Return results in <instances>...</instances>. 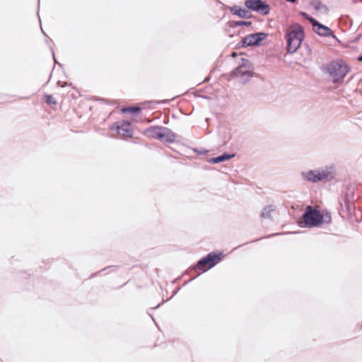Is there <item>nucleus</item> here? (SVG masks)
<instances>
[{"instance_id": "f257e3e1", "label": "nucleus", "mask_w": 362, "mask_h": 362, "mask_svg": "<svg viewBox=\"0 0 362 362\" xmlns=\"http://www.w3.org/2000/svg\"><path fill=\"white\" fill-rule=\"evenodd\" d=\"M303 220L305 226L315 227L322 223H329L332 217L329 212H320L317 209L308 206L303 216Z\"/></svg>"}, {"instance_id": "f03ea898", "label": "nucleus", "mask_w": 362, "mask_h": 362, "mask_svg": "<svg viewBox=\"0 0 362 362\" xmlns=\"http://www.w3.org/2000/svg\"><path fill=\"white\" fill-rule=\"evenodd\" d=\"M303 37V30L299 25L288 27L286 34L288 52L290 53L295 52L300 47Z\"/></svg>"}, {"instance_id": "7ed1b4c3", "label": "nucleus", "mask_w": 362, "mask_h": 362, "mask_svg": "<svg viewBox=\"0 0 362 362\" xmlns=\"http://www.w3.org/2000/svg\"><path fill=\"white\" fill-rule=\"evenodd\" d=\"M327 69L334 82L344 78L349 71L348 65L342 61L332 62L328 65Z\"/></svg>"}, {"instance_id": "20e7f679", "label": "nucleus", "mask_w": 362, "mask_h": 362, "mask_svg": "<svg viewBox=\"0 0 362 362\" xmlns=\"http://www.w3.org/2000/svg\"><path fill=\"white\" fill-rule=\"evenodd\" d=\"M110 129L111 131H115L121 138H130L133 135L131 123L127 121L115 122Z\"/></svg>"}, {"instance_id": "39448f33", "label": "nucleus", "mask_w": 362, "mask_h": 362, "mask_svg": "<svg viewBox=\"0 0 362 362\" xmlns=\"http://www.w3.org/2000/svg\"><path fill=\"white\" fill-rule=\"evenodd\" d=\"M245 5L247 8L267 15L269 12V6L261 0H246Z\"/></svg>"}, {"instance_id": "423d86ee", "label": "nucleus", "mask_w": 362, "mask_h": 362, "mask_svg": "<svg viewBox=\"0 0 362 362\" xmlns=\"http://www.w3.org/2000/svg\"><path fill=\"white\" fill-rule=\"evenodd\" d=\"M267 34L264 33H257L250 34L242 40V43L245 46L258 45L261 41L265 39Z\"/></svg>"}, {"instance_id": "0eeeda50", "label": "nucleus", "mask_w": 362, "mask_h": 362, "mask_svg": "<svg viewBox=\"0 0 362 362\" xmlns=\"http://www.w3.org/2000/svg\"><path fill=\"white\" fill-rule=\"evenodd\" d=\"M145 134L149 138L162 139L167 136V129L160 127H151L146 129Z\"/></svg>"}, {"instance_id": "6e6552de", "label": "nucleus", "mask_w": 362, "mask_h": 362, "mask_svg": "<svg viewBox=\"0 0 362 362\" xmlns=\"http://www.w3.org/2000/svg\"><path fill=\"white\" fill-rule=\"evenodd\" d=\"M310 22L312 23L314 30L322 36H329L332 35V30L327 26L323 25L318 23L316 20L313 18H309Z\"/></svg>"}, {"instance_id": "1a4fd4ad", "label": "nucleus", "mask_w": 362, "mask_h": 362, "mask_svg": "<svg viewBox=\"0 0 362 362\" xmlns=\"http://www.w3.org/2000/svg\"><path fill=\"white\" fill-rule=\"evenodd\" d=\"M223 257L224 255L223 252H211L205 257V259L207 263L210 265V268H212L220 262L223 259Z\"/></svg>"}, {"instance_id": "9d476101", "label": "nucleus", "mask_w": 362, "mask_h": 362, "mask_svg": "<svg viewBox=\"0 0 362 362\" xmlns=\"http://www.w3.org/2000/svg\"><path fill=\"white\" fill-rule=\"evenodd\" d=\"M326 177V174L323 172L319 171H309L306 173L305 177L308 180L312 182H317L324 179Z\"/></svg>"}, {"instance_id": "9b49d317", "label": "nucleus", "mask_w": 362, "mask_h": 362, "mask_svg": "<svg viewBox=\"0 0 362 362\" xmlns=\"http://www.w3.org/2000/svg\"><path fill=\"white\" fill-rule=\"evenodd\" d=\"M210 268V265L207 263L205 257L201 259L194 267V269L199 274L206 272Z\"/></svg>"}, {"instance_id": "f8f14e48", "label": "nucleus", "mask_w": 362, "mask_h": 362, "mask_svg": "<svg viewBox=\"0 0 362 362\" xmlns=\"http://www.w3.org/2000/svg\"><path fill=\"white\" fill-rule=\"evenodd\" d=\"M276 213V207L274 205L266 206L262 212V217L264 218H271L273 214Z\"/></svg>"}, {"instance_id": "ddd939ff", "label": "nucleus", "mask_w": 362, "mask_h": 362, "mask_svg": "<svg viewBox=\"0 0 362 362\" xmlns=\"http://www.w3.org/2000/svg\"><path fill=\"white\" fill-rule=\"evenodd\" d=\"M233 157H235V154H223L222 156H218L216 158H213L211 159V161L214 163H218L225 161L226 160H229Z\"/></svg>"}, {"instance_id": "4468645a", "label": "nucleus", "mask_w": 362, "mask_h": 362, "mask_svg": "<svg viewBox=\"0 0 362 362\" xmlns=\"http://www.w3.org/2000/svg\"><path fill=\"white\" fill-rule=\"evenodd\" d=\"M233 74L237 77H243L244 76H247L248 77H251L252 73L249 71H243V68L241 66L238 67L236 69L234 70Z\"/></svg>"}, {"instance_id": "2eb2a0df", "label": "nucleus", "mask_w": 362, "mask_h": 362, "mask_svg": "<svg viewBox=\"0 0 362 362\" xmlns=\"http://www.w3.org/2000/svg\"><path fill=\"white\" fill-rule=\"evenodd\" d=\"M233 14L240 17V18H248L249 17V11L246 9L243 8H233Z\"/></svg>"}, {"instance_id": "dca6fc26", "label": "nucleus", "mask_w": 362, "mask_h": 362, "mask_svg": "<svg viewBox=\"0 0 362 362\" xmlns=\"http://www.w3.org/2000/svg\"><path fill=\"white\" fill-rule=\"evenodd\" d=\"M45 102L49 105H57L56 99L51 95L45 94L44 95Z\"/></svg>"}, {"instance_id": "f3484780", "label": "nucleus", "mask_w": 362, "mask_h": 362, "mask_svg": "<svg viewBox=\"0 0 362 362\" xmlns=\"http://www.w3.org/2000/svg\"><path fill=\"white\" fill-rule=\"evenodd\" d=\"M141 108L139 107H128L122 108V111L123 112H129V113H135L136 112H139Z\"/></svg>"}, {"instance_id": "a211bd4d", "label": "nucleus", "mask_w": 362, "mask_h": 362, "mask_svg": "<svg viewBox=\"0 0 362 362\" xmlns=\"http://www.w3.org/2000/svg\"><path fill=\"white\" fill-rule=\"evenodd\" d=\"M235 25H251V22L240 21H237L235 23Z\"/></svg>"}, {"instance_id": "6ab92c4d", "label": "nucleus", "mask_w": 362, "mask_h": 362, "mask_svg": "<svg viewBox=\"0 0 362 362\" xmlns=\"http://www.w3.org/2000/svg\"><path fill=\"white\" fill-rule=\"evenodd\" d=\"M236 55H237V54H236L235 52H233V53H232V54H231V56H232L233 57H236Z\"/></svg>"}, {"instance_id": "aec40b11", "label": "nucleus", "mask_w": 362, "mask_h": 362, "mask_svg": "<svg viewBox=\"0 0 362 362\" xmlns=\"http://www.w3.org/2000/svg\"><path fill=\"white\" fill-rule=\"evenodd\" d=\"M358 61L362 62V56L358 57Z\"/></svg>"}]
</instances>
